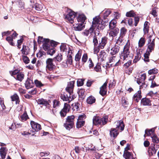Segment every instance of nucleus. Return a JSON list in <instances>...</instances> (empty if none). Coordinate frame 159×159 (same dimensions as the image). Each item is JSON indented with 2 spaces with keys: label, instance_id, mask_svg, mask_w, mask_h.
Instances as JSON below:
<instances>
[{
  "label": "nucleus",
  "instance_id": "3c124183",
  "mask_svg": "<svg viewBox=\"0 0 159 159\" xmlns=\"http://www.w3.org/2000/svg\"><path fill=\"white\" fill-rule=\"evenodd\" d=\"M20 70L17 69H16L13 71H10V73L11 74V76H13L14 75H16L19 73L20 72Z\"/></svg>",
  "mask_w": 159,
  "mask_h": 159
},
{
  "label": "nucleus",
  "instance_id": "bb28decb",
  "mask_svg": "<svg viewBox=\"0 0 159 159\" xmlns=\"http://www.w3.org/2000/svg\"><path fill=\"white\" fill-rule=\"evenodd\" d=\"M123 156L125 159H134L131 153L128 151L124 152Z\"/></svg>",
  "mask_w": 159,
  "mask_h": 159
},
{
  "label": "nucleus",
  "instance_id": "393cba45",
  "mask_svg": "<svg viewBox=\"0 0 159 159\" xmlns=\"http://www.w3.org/2000/svg\"><path fill=\"white\" fill-rule=\"evenodd\" d=\"M155 145L154 146L151 148H150L149 149L148 152L149 153V156L150 157H151L154 154H155L156 153L157 149L155 148Z\"/></svg>",
  "mask_w": 159,
  "mask_h": 159
},
{
  "label": "nucleus",
  "instance_id": "79ce46f5",
  "mask_svg": "<svg viewBox=\"0 0 159 159\" xmlns=\"http://www.w3.org/2000/svg\"><path fill=\"white\" fill-rule=\"evenodd\" d=\"M152 141L153 142L158 143L159 142V139L157 136L156 135H154L151 137Z\"/></svg>",
  "mask_w": 159,
  "mask_h": 159
},
{
  "label": "nucleus",
  "instance_id": "4c0bfd02",
  "mask_svg": "<svg viewBox=\"0 0 159 159\" xmlns=\"http://www.w3.org/2000/svg\"><path fill=\"white\" fill-rule=\"evenodd\" d=\"M155 128H152L150 129H146L145 131V134L147 136H149L151 135L152 133H154L155 131Z\"/></svg>",
  "mask_w": 159,
  "mask_h": 159
},
{
  "label": "nucleus",
  "instance_id": "423d86ee",
  "mask_svg": "<svg viewBox=\"0 0 159 159\" xmlns=\"http://www.w3.org/2000/svg\"><path fill=\"white\" fill-rule=\"evenodd\" d=\"M70 105L67 103H65L63 108L61 110L60 113L62 117H64L69 112L70 110Z\"/></svg>",
  "mask_w": 159,
  "mask_h": 159
},
{
  "label": "nucleus",
  "instance_id": "49530a36",
  "mask_svg": "<svg viewBox=\"0 0 159 159\" xmlns=\"http://www.w3.org/2000/svg\"><path fill=\"white\" fill-rule=\"evenodd\" d=\"M34 82L36 86L38 87H40L43 85V84L41 83L40 81H39L37 80H35Z\"/></svg>",
  "mask_w": 159,
  "mask_h": 159
},
{
  "label": "nucleus",
  "instance_id": "58836bf2",
  "mask_svg": "<svg viewBox=\"0 0 159 159\" xmlns=\"http://www.w3.org/2000/svg\"><path fill=\"white\" fill-rule=\"evenodd\" d=\"M135 16L136 14L133 10L127 12L126 14V16L127 17H134Z\"/></svg>",
  "mask_w": 159,
  "mask_h": 159
},
{
  "label": "nucleus",
  "instance_id": "09e8293b",
  "mask_svg": "<svg viewBox=\"0 0 159 159\" xmlns=\"http://www.w3.org/2000/svg\"><path fill=\"white\" fill-rule=\"evenodd\" d=\"M33 7H34L35 9L37 11H39L42 10L41 5L38 3L35 4Z\"/></svg>",
  "mask_w": 159,
  "mask_h": 159
},
{
  "label": "nucleus",
  "instance_id": "a211bd4d",
  "mask_svg": "<svg viewBox=\"0 0 159 159\" xmlns=\"http://www.w3.org/2000/svg\"><path fill=\"white\" fill-rule=\"evenodd\" d=\"M109 32V35L110 36L114 37L116 36L119 31V30L118 28H114Z\"/></svg>",
  "mask_w": 159,
  "mask_h": 159
},
{
  "label": "nucleus",
  "instance_id": "4be33fe9",
  "mask_svg": "<svg viewBox=\"0 0 159 159\" xmlns=\"http://www.w3.org/2000/svg\"><path fill=\"white\" fill-rule=\"evenodd\" d=\"M117 125L116 128L118 130V129L120 127L121 131H123L124 130L125 127V125L123 121L121 120L117 121Z\"/></svg>",
  "mask_w": 159,
  "mask_h": 159
},
{
  "label": "nucleus",
  "instance_id": "6e6d98bb",
  "mask_svg": "<svg viewBox=\"0 0 159 159\" xmlns=\"http://www.w3.org/2000/svg\"><path fill=\"white\" fill-rule=\"evenodd\" d=\"M81 54L79 53V51L75 55V60L76 61H80L81 58Z\"/></svg>",
  "mask_w": 159,
  "mask_h": 159
},
{
  "label": "nucleus",
  "instance_id": "cd10ccee",
  "mask_svg": "<svg viewBox=\"0 0 159 159\" xmlns=\"http://www.w3.org/2000/svg\"><path fill=\"white\" fill-rule=\"evenodd\" d=\"M21 51L23 54L27 55L29 53L30 49L28 47L25 45H23Z\"/></svg>",
  "mask_w": 159,
  "mask_h": 159
},
{
  "label": "nucleus",
  "instance_id": "c03bdc74",
  "mask_svg": "<svg viewBox=\"0 0 159 159\" xmlns=\"http://www.w3.org/2000/svg\"><path fill=\"white\" fill-rule=\"evenodd\" d=\"M6 40L11 45L13 46H14V43L13 42V38L11 36L7 37L6 38Z\"/></svg>",
  "mask_w": 159,
  "mask_h": 159
},
{
  "label": "nucleus",
  "instance_id": "864d4df0",
  "mask_svg": "<svg viewBox=\"0 0 159 159\" xmlns=\"http://www.w3.org/2000/svg\"><path fill=\"white\" fill-rule=\"evenodd\" d=\"M93 43L94 45V49L95 48H96V46L98 45V40L97 39V37L96 36H93Z\"/></svg>",
  "mask_w": 159,
  "mask_h": 159
},
{
  "label": "nucleus",
  "instance_id": "338daca9",
  "mask_svg": "<svg viewBox=\"0 0 159 159\" xmlns=\"http://www.w3.org/2000/svg\"><path fill=\"white\" fill-rule=\"evenodd\" d=\"M132 63V60H129L128 61V62L125 63L124 64V66L126 68H128L129 66Z\"/></svg>",
  "mask_w": 159,
  "mask_h": 159
},
{
  "label": "nucleus",
  "instance_id": "f704fd0d",
  "mask_svg": "<svg viewBox=\"0 0 159 159\" xmlns=\"http://www.w3.org/2000/svg\"><path fill=\"white\" fill-rule=\"evenodd\" d=\"M58 43L52 40L50 41V40H48V43H47V44H48L51 48H54L57 46Z\"/></svg>",
  "mask_w": 159,
  "mask_h": 159
},
{
  "label": "nucleus",
  "instance_id": "37998d69",
  "mask_svg": "<svg viewBox=\"0 0 159 159\" xmlns=\"http://www.w3.org/2000/svg\"><path fill=\"white\" fill-rule=\"evenodd\" d=\"M106 53L103 51H102L100 52L99 56L102 60H104L106 58Z\"/></svg>",
  "mask_w": 159,
  "mask_h": 159
},
{
  "label": "nucleus",
  "instance_id": "4d7b16f0",
  "mask_svg": "<svg viewBox=\"0 0 159 159\" xmlns=\"http://www.w3.org/2000/svg\"><path fill=\"white\" fill-rule=\"evenodd\" d=\"M67 62L70 65H72L73 63V60L72 56L71 54H70L69 56H67Z\"/></svg>",
  "mask_w": 159,
  "mask_h": 159
},
{
  "label": "nucleus",
  "instance_id": "412c9836",
  "mask_svg": "<svg viewBox=\"0 0 159 159\" xmlns=\"http://www.w3.org/2000/svg\"><path fill=\"white\" fill-rule=\"evenodd\" d=\"M75 118V116L73 115L68 116L66 119V122L68 123H71V124L74 125Z\"/></svg>",
  "mask_w": 159,
  "mask_h": 159
},
{
  "label": "nucleus",
  "instance_id": "bf43d9fd",
  "mask_svg": "<svg viewBox=\"0 0 159 159\" xmlns=\"http://www.w3.org/2000/svg\"><path fill=\"white\" fill-rule=\"evenodd\" d=\"M88 63H89V68L91 69L93 68L94 66V64L92 61L91 59L90 58L89 59Z\"/></svg>",
  "mask_w": 159,
  "mask_h": 159
},
{
  "label": "nucleus",
  "instance_id": "20e7f679",
  "mask_svg": "<svg viewBox=\"0 0 159 159\" xmlns=\"http://www.w3.org/2000/svg\"><path fill=\"white\" fill-rule=\"evenodd\" d=\"M100 17L99 16H97L93 19L92 24L94 25L95 27H97V29L99 30H102L105 27L106 25L105 22L100 21Z\"/></svg>",
  "mask_w": 159,
  "mask_h": 159
},
{
  "label": "nucleus",
  "instance_id": "f03ea898",
  "mask_svg": "<svg viewBox=\"0 0 159 159\" xmlns=\"http://www.w3.org/2000/svg\"><path fill=\"white\" fill-rule=\"evenodd\" d=\"M130 43H128L127 42L124 47L123 51H121L120 54V58L123 60L128 59L132 57V55L130 54L129 50Z\"/></svg>",
  "mask_w": 159,
  "mask_h": 159
},
{
  "label": "nucleus",
  "instance_id": "f3484780",
  "mask_svg": "<svg viewBox=\"0 0 159 159\" xmlns=\"http://www.w3.org/2000/svg\"><path fill=\"white\" fill-rule=\"evenodd\" d=\"M119 132L118 131V129L115 128H111L110 131V135L111 137L113 136L114 138H116Z\"/></svg>",
  "mask_w": 159,
  "mask_h": 159
},
{
  "label": "nucleus",
  "instance_id": "0eeeda50",
  "mask_svg": "<svg viewBox=\"0 0 159 159\" xmlns=\"http://www.w3.org/2000/svg\"><path fill=\"white\" fill-rule=\"evenodd\" d=\"M43 48L45 51H47V53L48 54L52 56L55 52V48H51L48 44H44Z\"/></svg>",
  "mask_w": 159,
  "mask_h": 159
},
{
  "label": "nucleus",
  "instance_id": "c756f323",
  "mask_svg": "<svg viewBox=\"0 0 159 159\" xmlns=\"http://www.w3.org/2000/svg\"><path fill=\"white\" fill-rule=\"evenodd\" d=\"M117 23L116 20L115 19H112L109 23V27L110 29L116 28Z\"/></svg>",
  "mask_w": 159,
  "mask_h": 159
},
{
  "label": "nucleus",
  "instance_id": "052dcab7",
  "mask_svg": "<svg viewBox=\"0 0 159 159\" xmlns=\"http://www.w3.org/2000/svg\"><path fill=\"white\" fill-rule=\"evenodd\" d=\"M115 84L116 82H115L114 80H110V81L109 84V88L114 87L115 86Z\"/></svg>",
  "mask_w": 159,
  "mask_h": 159
},
{
  "label": "nucleus",
  "instance_id": "e2e57ef3",
  "mask_svg": "<svg viewBox=\"0 0 159 159\" xmlns=\"http://www.w3.org/2000/svg\"><path fill=\"white\" fill-rule=\"evenodd\" d=\"M85 92V90L84 89H81L79 90L78 92L79 96H82L81 98H83V96L84 95V93Z\"/></svg>",
  "mask_w": 159,
  "mask_h": 159
},
{
  "label": "nucleus",
  "instance_id": "7ed1b4c3",
  "mask_svg": "<svg viewBox=\"0 0 159 159\" xmlns=\"http://www.w3.org/2000/svg\"><path fill=\"white\" fill-rule=\"evenodd\" d=\"M107 120L108 117L107 116L102 118L98 116H94L93 119V124L95 125H104L107 123Z\"/></svg>",
  "mask_w": 159,
  "mask_h": 159
},
{
  "label": "nucleus",
  "instance_id": "f8f14e48",
  "mask_svg": "<svg viewBox=\"0 0 159 159\" xmlns=\"http://www.w3.org/2000/svg\"><path fill=\"white\" fill-rule=\"evenodd\" d=\"M37 101L38 104L42 105L46 107L49 105V102H51L50 100L47 101L43 98H39L37 100Z\"/></svg>",
  "mask_w": 159,
  "mask_h": 159
},
{
  "label": "nucleus",
  "instance_id": "5fc2aeb1",
  "mask_svg": "<svg viewBox=\"0 0 159 159\" xmlns=\"http://www.w3.org/2000/svg\"><path fill=\"white\" fill-rule=\"evenodd\" d=\"M60 48L61 51L65 52L66 49V44L65 43H61Z\"/></svg>",
  "mask_w": 159,
  "mask_h": 159
},
{
  "label": "nucleus",
  "instance_id": "8fccbe9b",
  "mask_svg": "<svg viewBox=\"0 0 159 159\" xmlns=\"http://www.w3.org/2000/svg\"><path fill=\"white\" fill-rule=\"evenodd\" d=\"M22 59L24 62L26 64L30 62L29 58L26 56H22Z\"/></svg>",
  "mask_w": 159,
  "mask_h": 159
},
{
  "label": "nucleus",
  "instance_id": "7c9ffc66",
  "mask_svg": "<svg viewBox=\"0 0 159 159\" xmlns=\"http://www.w3.org/2000/svg\"><path fill=\"white\" fill-rule=\"evenodd\" d=\"M48 40H49V39H44L42 37L39 36L38 38V42L39 43L41 42L43 43V47L44 44L47 43Z\"/></svg>",
  "mask_w": 159,
  "mask_h": 159
},
{
  "label": "nucleus",
  "instance_id": "9d476101",
  "mask_svg": "<svg viewBox=\"0 0 159 159\" xmlns=\"http://www.w3.org/2000/svg\"><path fill=\"white\" fill-rule=\"evenodd\" d=\"M120 47L118 45H115L111 49L110 54L113 56L119 52Z\"/></svg>",
  "mask_w": 159,
  "mask_h": 159
},
{
  "label": "nucleus",
  "instance_id": "473e14b6",
  "mask_svg": "<svg viewBox=\"0 0 159 159\" xmlns=\"http://www.w3.org/2000/svg\"><path fill=\"white\" fill-rule=\"evenodd\" d=\"M63 126L66 130H70L74 126V125L66 122L63 124Z\"/></svg>",
  "mask_w": 159,
  "mask_h": 159
},
{
  "label": "nucleus",
  "instance_id": "c85d7f7f",
  "mask_svg": "<svg viewBox=\"0 0 159 159\" xmlns=\"http://www.w3.org/2000/svg\"><path fill=\"white\" fill-rule=\"evenodd\" d=\"M95 101V98L92 95L88 97L86 100L87 103L90 104H92L94 103Z\"/></svg>",
  "mask_w": 159,
  "mask_h": 159
},
{
  "label": "nucleus",
  "instance_id": "2eb2a0df",
  "mask_svg": "<svg viewBox=\"0 0 159 159\" xmlns=\"http://www.w3.org/2000/svg\"><path fill=\"white\" fill-rule=\"evenodd\" d=\"M74 29L77 31H80L82 30L84 28L85 25L82 23L75 24L73 25Z\"/></svg>",
  "mask_w": 159,
  "mask_h": 159
},
{
  "label": "nucleus",
  "instance_id": "e433bc0d",
  "mask_svg": "<svg viewBox=\"0 0 159 159\" xmlns=\"http://www.w3.org/2000/svg\"><path fill=\"white\" fill-rule=\"evenodd\" d=\"M20 120L24 122L27 120L29 118V117L25 111L20 116Z\"/></svg>",
  "mask_w": 159,
  "mask_h": 159
},
{
  "label": "nucleus",
  "instance_id": "69168bd1",
  "mask_svg": "<svg viewBox=\"0 0 159 159\" xmlns=\"http://www.w3.org/2000/svg\"><path fill=\"white\" fill-rule=\"evenodd\" d=\"M88 59V56L87 54H84L83 55L82 58V60L83 62L84 63Z\"/></svg>",
  "mask_w": 159,
  "mask_h": 159
},
{
  "label": "nucleus",
  "instance_id": "2f4dec72",
  "mask_svg": "<svg viewBox=\"0 0 159 159\" xmlns=\"http://www.w3.org/2000/svg\"><path fill=\"white\" fill-rule=\"evenodd\" d=\"M11 98L12 101H15L16 104H19L20 102L19 97L16 94H15L11 96Z\"/></svg>",
  "mask_w": 159,
  "mask_h": 159
},
{
  "label": "nucleus",
  "instance_id": "603ef678",
  "mask_svg": "<svg viewBox=\"0 0 159 159\" xmlns=\"http://www.w3.org/2000/svg\"><path fill=\"white\" fill-rule=\"evenodd\" d=\"M84 80L82 79H78L77 81V85L78 86H80L84 84Z\"/></svg>",
  "mask_w": 159,
  "mask_h": 159
},
{
  "label": "nucleus",
  "instance_id": "72a5a7b5",
  "mask_svg": "<svg viewBox=\"0 0 159 159\" xmlns=\"http://www.w3.org/2000/svg\"><path fill=\"white\" fill-rule=\"evenodd\" d=\"M6 147H2L0 149V154L2 159H4L5 158L6 153L5 152Z\"/></svg>",
  "mask_w": 159,
  "mask_h": 159
},
{
  "label": "nucleus",
  "instance_id": "774afa93",
  "mask_svg": "<svg viewBox=\"0 0 159 159\" xmlns=\"http://www.w3.org/2000/svg\"><path fill=\"white\" fill-rule=\"evenodd\" d=\"M95 26L94 25L92 24V26L88 30V32L90 34L92 33L93 32L94 29H95Z\"/></svg>",
  "mask_w": 159,
  "mask_h": 159
},
{
  "label": "nucleus",
  "instance_id": "ea45409f",
  "mask_svg": "<svg viewBox=\"0 0 159 159\" xmlns=\"http://www.w3.org/2000/svg\"><path fill=\"white\" fill-rule=\"evenodd\" d=\"M145 39L143 37L141 38L139 42V47H142L145 44Z\"/></svg>",
  "mask_w": 159,
  "mask_h": 159
},
{
  "label": "nucleus",
  "instance_id": "4468645a",
  "mask_svg": "<svg viewBox=\"0 0 159 159\" xmlns=\"http://www.w3.org/2000/svg\"><path fill=\"white\" fill-rule=\"evenodd\" d=\"M107 82H106L104 83L103 85L100 87V90L99 91L100 94L103 96L106 95L107 93Z\"/></svg>",
  "mask_w": 159,
  "mask_h": 159
},
{
  "label": "nucleus",
  "instance_id": "f257e3e1",
  "mask_svg": "<svg viewBox=\"0 0 159 159\" xmlns=\"http://www.w3.org/2000/svg\"><path fill=\"white\" fill-rule=\"evenodd\" d=\"M75 81H70L68 83L67 86L66 88V92L68 93V94L66 93H63L61 94L60 97L61 99L64 101H70V95L71 93L73 90L74 84Z\"/></svg>",
  "mask_w": 159,
  "mask_h": 159
},
{
  "label": "nucleus",
  "instance_id": "a19ab883",
  "mask_svg": "<svg viewBox=\"0 0 159 159\" xmlns=\"http://www.w3.org/2000/svg\"><path fill=\"white\" fill-rule=\"evenodd\" d=\"M127 32V29L125 27H122L120 30V35L121 37H124Z\"/></svg>",
  "mask_w": 159,
  "mask_h": 159
},
{
  "label": "nucleus",
  "instance_id": "b1692460",
  "mask_svg": "<svg viewBox=\"0 0 159 159\" xmlns=\"http://www.w3.org/2000/svg\"><path fill=\"white\" fill-rule=\"evenodd\" d=\"M86 18V17L84 15L80 14L78 16L77 20L79 22H80L84 24Z\"/></svg>",
  "mask_w": 159,
  "mask_h": 159
},
{
  "label": "nucleus",
  "instance_id": "de8ad7c7",
  "mask_svg": "<svg viewBox=\"0 0 159 159\" xmlns=\"http://www.w3.org/2000/svg\"><path fill=\"white\" fill-rule=\"evenodd\" d=\"M111 13V11L110 9H107L104 13L103 18H106Z\"/></svg>",
  "mask_w": 159,
  "mask_h": 159
},
{
  "label": "nucleus",
  "instance_id": "9b49d317",
  "mask_svg": "<svg viewBox=\"0 0 159 159\" xmlns=\"http://www.w3.org/2000/svg\"><path fill=\"white\" fill-rule=\"evenodd\" d=\"M30 124L32 128L36 131H38L41 129V125L33 121H31Z\"/></svg>",
  "mask_w": 159,
  "mask_h": 159
},
{
  "label": "nucleus",
  "instance_id": "680f3d73",
  "mask_svg": "<svg viewBox=\"0 0 159 159\" xmlns=\"http://www.w3.org/2000/svg\"><path fill=\"white\" fill-rule=\"evenodd\" d=\"M122 105L125 108H127L128 107V105L129 104L128 102L125 99H124L122 100Z\"/></svg>",
  "mask_w": 159,
  "mask_h": 159
},
{
  "label": "nucleus",
  "instance_id": "a18cd8bd",
  "mask_svg": "<svg viewBox=\"0 0 159 159\" xmlns=\"http://www.w3.org/2000/svg\"><path fill=\"white\" fill-rule=\"evenodd\" d=\"M54 60H56L58 61H61L62 59V56L61 54H58V55L55 57L53 59Z\"/></svg>",
  "mask_w": 159,
  "mask_h": 159
},
{
  "label": "nucleus",
  "instance_id": "6e6552de",
  "mask_svg": "<svg viewBox=\"0 0 159 159\" xmlns=\"http://www.w3.org/2000/svg\"><path fill=\"white\" fill-rule=\"evenodd\" d=\"M54 60L53 59L49 58L46 61L47 65L46 68L50 71L52 70L55 66L53 63Z\"/></svg>",
  "mask_w": 159,
  "mask_h": 159
},
{
  "label": "nucleus",
  "instance_id": "dca6fc26",
  "mask_svg": "<svg viewBox=\"0 0 159 159\" xmlns=\"http://www.w3.org/2000/svg\"><path fill=\"white\" fill-rule=\"evenodd\" d=\"M155 47V39H153L151 42L148 43L147 51L152 52L154 50Z\"/></svg>",
  "mask_w": 159,
  "mask_h": 159
},
{
  "label": "nucleus",
  "instance_id": "5701e85b",
  "mask_svg": "<svg viewBox=\"0 0 159 159\" xmlns=\"http://www.w3.org/2000/svg\"><path fill=\"white\" fill-rule=\"evenodd\" d=\"M146 75L145 73H143L141 75L140 77L137 79V83L140 85L142 82L144 81L146 79Z\"/></svg>",
  "mask_w": 159,
  "mask_h": 159
},
{
  "label": "nucleus",
  "instance_id": "13d9d810",
  "mask_svg": "<svg viewBox=\"0 0 159 159\" xmlns=\"http://www.w3.org/2000/svg\"><path fill=\"white\" fill-rule=\"evenodd\" d=\"M123 37H121L120 35L116 42V44L120 45L123 41Z\"/></svg>",
  "mask_w": 159,
  "mask_h": 159
},
{
  "label": "nucleus",
  "instance_id": "aec40b11",
  "mask_svg": "<svg viewBox=\"0 0 159 159\" xmlns=\"http://www.w3.org/2000/svg\"><path fill=\"white\" fill-rule=\"evenodd\" d=\"M141 94V91H138L134 95L133 97V100L138 102L142 98Z\"/></svg>",
  "mask_w": 159,
  "mask_h": 159
},
{
  "label": "nucleus",
  "instance_id": "a878e982",
  "mask_svg": "<svg viewBox=\"0 0 159 159\" xmlns=\"http://www.w3.org/2000/svg\"><path fill=\"white\" fill-rule=\"evenodd\" d=\"M24 76L23 73L20 72L17 75L16 77L14 76V77L16 80L21 82L24 78Z\"/></svg>",
  "mask_w": 159,
  "mask_h": 159
},
{
  "label": "nucleus",
  "instance_id": "0e129e2a",
  "mask_svg": "<svg viewBox=\"0 0 159 159\" xmlns=\"http://www.w3.org/2000/svg\"><path fill=\"white\" fill-rule=\"evenodd\" d=\"M86 115L84 114H83L82 115H81L79 116L78 118L77 119V120H83L84 119H85L86 118Z\"/></svg>",
  "mask_w": 159,
  "mask_h": 159
},
{
  "label": "nucleus",
  "instance_id": "6ab92c4d",
  "mask_svg": "<svg viewBox=\"0 0 159 159\" xmlns=\"http://www.w3.org/2000/svg\"><path fill=\"white\" fill-rule=\"evenodd\" d=\"M141 103L143 106H151V101L147 98H143L141 101Z\"/></svg>",
  "mask_w": 159,
  "mask_h": 159
},
{
  "label": "nucleus",
  "instance_id": "39448f33",
  "mask_svg": "<svg viewBox=\"0 0 159 159\" xmlns=\"http://www.w3.org/2000/svg\"><path fill=\"white\" fill-rule=\"evenodd\" d=\"M76 13L71 10L68 11V13L65 16V19L68 20L71 24L74 22V19L76 16Z\"/></svg>",
  "mask_w": 159,
  "mask_h": 159
},
{
  "label": "nucleus",
  "instance_id": "c9c22d12",
  "mask_svg": "<svg viewBox=\"0 0 159 159\" xmlns=\"http://www.w3.org/2000/svg\"><path fill=\"white\" fill-rule=\"evenodd\" d=\"M85 124V121L83 120H77L76 123V127L77 128L79 129L83 126Z\"/></svg>",
  "mask_w": 159,
  "mask_h": 159
},
{
  "label": "nucleus",
  "instance_id": "ddd939ff",
  "mask_svg": "<svg viewBox=\"0 0 159 159\" xmlns=\"http://www.w3.org/2000/svg\"><path fill=\"white\" fill-rule=\"evenodd\" d=\"M107 41V38L106 37H104L102 38L101 42L99 43L98 45V48L103 49Z\"/></svg>",
  "mask_w": 159,
  "mask_h": 159
},
{
  "label": "nucleus",
  "instance_id": "1a4fd4ad",
  "mask_svg": "<svg viewBox=\"0 0 159 159\" xmlns=\"http://www.w3.org/2000/svg\"><path fill=\"white\" fill-rule=\"evenodd\" d=\"M25 88L28 89L33 87L34 84L32 80L28 78L25 82Z\"/></svg>",
  "mask_w": 159,
  "mask_h": 159
}]
</instances>
